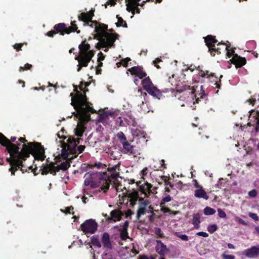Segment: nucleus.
Instances as JSON below:
<instances>
[{"mask_svg":"<svg viewBox=\"0 0 259 259\" xmlns=\"http://www.w3.org/2000/svg\"><path fill=\"white\" fill-rule=\"evenodd\" d=\"M16 137H11L10 140L0 133V144L5 147L10 157L7 158L11 167L9 171L12 176H15L17 167L22 165V161L30 157L32 154L35 160L43 161L46 158L44 147L38 142H28L23 145L20 150V143L14 144L16 141Z\"/></svg>","mask_w":259,"mask_h":259,"instance_id":"f257e3e1","label":"nucleus"},{"mask_svg":"<svg viewBox=\"0 0 259 259\" xmlns=\"http://www.w3.org/2000/svg\"><path fill=\"white\" fill-rule=\"evenodd\" d=\"M79 55L75 57V59L77 60L78 64L77 65V71H80L83 67H87L92 58L95 55V51L90 50V45L87 42L86 39L83 40L79 45Z\"/></svg>","mask_w":259,"mask_h":259,"instance_id":"f03ea898","label":"nucleus"},{"mask_svg":"<svg viewBox=\"0 0 259 259\" xmlns=\"http://www.w3.org/2000/svg\"><path fill=\"white\" fill-rule=\"evenodd\" d=\"M120 165V162L112 166H110V164H109L107 170L110 173V175H108L106 172H97L96 174L98 177L102 180L103 182L105 183V186L103 188L105 192L109 189L110 184L112 182L114 185H116L117 178L119 176Z\"/></svg>","mask_w":259,"mask_h":259,"instance_id":"7ed1b4c3","label":"nucleus"},{"mask_svg":"<svg viewBox=\"0 0 259 259\" xmlns=\"http://www.w3.org/2000/svg\"><path fill=\"white\" fill-rule=\"evenodd\" d=\"M79 105L78 103L72 105L77 111L78 115L79 116L80 119L83 121H88L91 119V115L90 112L92 113H96L97 111L91 105L92 104L88 100L83 102Z\"/></svg>","mask_w":259,"mask_h":259,"instance_id":"20e7f679","label":"nucleus"},{"mask_svg":"<svg viewBox=\"0 0 259 259\" xmlns=\"http://www.w3.org/2000/svg\"><path fill=\"white\" fill-rule=\"evenodd\" d=\"M116 137L122 145V152L124 154L133 155L136 157L140 155L136 146L131 145L130 142L127 140L126 137L122 132H119L116 134Z\"/></svg>","mask_w":259,"mask_h":259,"instance_id":"39448f33","label":"nucleus"},{"mask_svg":"<svg viewBox=\"0 0 259 259\" xmlns=\"http://www.w3.org/2000/svg\"><path fill=\"white\" fill-rule=\"evenodd\" d=\"M142 84L143 89L149 95L158 99H160L162 98V92L154 86L149 76H146L142 79Z\"/></svg>","mask_w":259,"mask_h":259,"instance_id":"423d86ee","label":"nucleus"},{"mask_svg":"<svg viewBox=\"0 0 259 259\" xmlns=\"http://www.w3.org/2000/svg\"><path fill=\"white\" fill-rule=\"evenodd\" d=\"M74 92H75L74 95L73 93H70V96L71 97V105H74L75 104L78 103L79 105H81L83 102L88 100V98L85 95L86 92L89 91V90L87 89L85 91H84V93H82L78 90V87L76 85H73Z\"/></svg>","mask_w":259,"mask_h":259,"instance_id":"0eeeda50","label":"nucleus"},{"mask_svg":"<svg viewBox=\"0 0 259 259\" xmlns=\"http://www.w3.org/2000/svg\"><path fill=\"white\" fill-rule=\"evenodd\" d=\"M93 23H94L93 27H95L94 31L96 32L94 34V38L99 40L102 37H105V35L108 33L107 32L108 25L98 22L97 21H94Z\"/></svg>","mask_w":259,"mask_h":259,"instance_id":"6e6552de","label":"nucleus"},{"mask_svg":"<svg viewBox=\"0 0 259 259\" xmlns=\"http://www.w3.org/2000/svg\"><path fill=\"white\" fill-rule=\"evenodd\" d=\"M78 154L76 153L75 149H73L69 144L67 145L66 144H64L61 151V157L64 160H68L70 162L77 157Z\"/></svg>","mask_w":259,"mask_h":259,"instance_id":"1a4fd4ad","label":"nucleus"},{"mask_svg":"<svg viewBox=\"0 0 259 259\" xmlns=\"http://www.w3.org/2000/svg\"><path fill=\"white\" fill-rule=\"evenodd\" d=\"M119 35L117 33H107L105 37H102L98 42V45H103V47H112L115 46L114 42L118 38Z\"/></svg>","mask_w":259,"mask_h":259,"instance_id":"9d476101","label":"nucleus"},{"mask_svg":"<svg viewBox=\"0 0 259 259\" xmlns=\"http://www.w3.org/2000/svg\"><path fill=\"white\" fill-rule=\"evenodd\" d=\"M80 227L84 234H94L97 230L98 224L94 220L89 219L83 223Z\"/></svg>","mask_w":259,"mask_h":259,"instance_id":"9b49d317","label":"nucleus"},{"mask_svg":"<svg viewBox=\"0 0 259 259\" xmlns=\"http://www.w3.org/2000/svg\"><path fill=\"white\" fill-rule=\"evenodd\" d=\"M97 172H93L92 173H87L84 177H91L92 179L91 181L90 186L93 188H96L101 185V188L104 191L103 188L105 186V183L103 182V181L99 179L97 175L96 174Z\"/></svg>","mask_w":259,"mask_h":259,"instance_id":"f8f14e48","label":"nucleus"},{"mask_svg":"<svg viewBox=\"0 0 259 259\" xmlns=\"http://www.w3.org/2000/svg\"><path fill=\"white\" fill-rule=\"evenodd\" d=\"M133 75H136L140 79H143L147 76V73L144 70L143 68L141 66L132 67L127 70Z\"/></svg>","mask_w":259,"mask_h":259,"instance_id":"ddd939ff","label":"nucleus"},{"mask_svg":"<svg viewBox=\"0 0 259 259\" xmlns=\"http://www.w3.org/2000/svg\"><path fill=\"white\" fill-rule=\"evenodd\" d=\"M140 202L136 215L137 219L138 220L141 215L145 214L146 207L150 203L148 200H145L144 198H140Z\"/></svg>","mask_w":259,"mask_h":259,"instance_id":"4468645a","label":"nucleus"},{"mask_svg":"<svg viewBox=\"0 0 259 259\" xmlns=\"http://www.w3.org/2000/svg\"><path fill=\"white\" fill-rule=\"evenodd\" d=\"M110 217H108L107 221L116 222L121 220L122 217L124 215V212L119 209H115L110 212Z\"/></svg>","mask_w":259,"mask_h":259,"instance_id":"2eb2a0df","label":"nucleus"},{"mask_svg":"<svg viewBox=\"0 0 259 259\" xmlns=\"http://www.w3.org/2000/svg\"><path fill=\"white\" fill-rule=\"evenodd\" d=\"M55 162H51L49 164H47L46 165H44L42 168L40 169L39 171L41 170L42 175H47L50 172L53 176H55L56 175L55 169Z\"/></svg>","mask_w":259,"mask_h":259,"instance_id":"dca6fc26","label":"nucleus"},{"mask_svg":"<svg viewBox=\"0 0 259 259\" xmlns=\"http://www.w3.org/2000/svg\"><path fill=\"white\" fill-rule=\"evenodd\" d=\"M230 61L235 65L236 68H240L246 63V59L238 56L237 54H234Z\"/></svg>","mask_w":259,"mask_h":259,"instance_id":"f3484780","label":"nucleus"},{"mask_svg":"<svg viewBox=\"0 0 259 259\" xmlns=\"http://www.w3.org/2000/svg\"><path fill=\"white\" fill-rule=\"evenodd\" d=\"M101 241L104 248L106 250H111L113 246L110 239V235L107 232H104L101 237Z\"/></svg>","mask_w":259,"mask_h":259,"instance_id":"a211bd4d","label":"nucleus"},{"mask_svg":"<svg viewBox=\"0 0 259 259\" xmlns=\"http://www.w3.org/2000/svg\"><path fill=\"white\" fill-rule=\"evenodd\" d=\"M204 41L206 46L208 49V51L210 52L213 47H215V44L218 42V40L215 38V36L211 35H208L204 37Z\"/></svg>","mask_w":259,"mask_h":259,"instance_id":"6ab92c4d","label":"nucleus"},{"mask_svg":"<svg viewBox=\"0 0 259 259\" xmlns=\"http://www.w3.org/2000/svg\"><path fill=\"white\" fill-rule=\"evenodd\" d=\"M156 242V245L155 246V250L158 254L160 255L164 256L167 252H168V249L161 240H157Z\"/></svg>","mask_w":259,"mask_h":259,"instance_id":"aec40b11","label":"nucleus"},{"mask_svg":"<svg viewBox=\"0 0 259 259\" xmlns=\"http://www.w3.org/2000/svg\"><path fill=\"white\" fill-rule=\"evenodd\" d=\"M78 19L79 21H83L84 23V25H88L93 28V21L91 18L90 17L88 14L85 12L81 13L78 17Z\"/></svg>","mask_w":259,"mask_h":259,"instance_id":"412c9836","label":"nucleus"},{"mask_svg":"<svg viewBox=\"0 0 259 259\" xmlns=\"http://www.w3.org/2000/svg\"><path fill=\"white\" fill-rule=\"evenodd\" d=\"M127 196L128 197V201L130 202V204L132 207L135 206L136 204V202L138 200L140 201V198H141L139 196V193L137 191L128 193L127 194Z\"/></svg>","mask_w":259,"mask_h":259,"instance_id":"4be33fe9","label":"nucleus"},{"mask_svg":"<svg viewBox=\"0 0 259 259\" xmlns=\"http://www.w3.org/2000/svg\"><path fill=\"white\" fill-rule=\"evenodd\" d=\"M152 185L148 182L145 183L139 187V190L144 194L145 197H148L151 192Z\"/></svg>","mask_w":259,"mask_h":259,"instance_id":"5701e85b","label":"nucleus"},{"mask_svg":"<svg viewBox=\"0 0 259 259\" xmlns=\"http://www.w3.org/2000/svg\"><path fill=\"white\" fill-rule=\"evenodd\" d=\"M221 45L223 46V51L225 52L226 51H227V56L229 58H230L232 56H234V55L235 54H234V52H235L234 49H231L230 50L229 49V48L230 47V44H227L225 42H223V41H221V42H218V44L217 45L218 46H221Z\"/></svg>","mask_w":259,"mask_h":259,"instance_id":"b1692460","label":"nucleus"},{"mask_svg":"<svg viewBox=\"0 0 259 259\" xmlns=\"http://www.w3.org/2000/svg\"><path fill=\"white\" fill-rule=\"evenodd\" d=\"M195 197L198 198H203L205 200H207L209 198L205 191L203 189V187L201 188L195 190L194 192Z\"/></svg>","mask_w":259,"mask_h":259,"instance_id":"393cba45","label":"nucleus"},{"mask_svg":"<svg viewBox=\"0 0 259 259\" xmlns=\"http://www.w3.org/2000/svg\"><path fill=\"white\" fill-rule=\"evenodd\" d=\"M255 246H252L250 248L244 251V254L248 257L254 258L257 257V251Z\"/></svg>","mask_w":259,"mask_h":259,"instance_id":"a878e982","label":"nucleus"},{"mask_svg":"<svg viewBox=\"0 0 259 259\" xmlns=\"http://www.w3.org/2000/svg\"><path fill=\"white\" fill-rule=\"evenodd\" d=\"M71 162H70L69 160H67L66 161L62 162L60 165H55L56 174H57V172L59 171L61 169L63 170H67L69 167H70V163Z\"/></svg>","mask_w":259,"mask_h":259,"instance_id":"bb28decb","label":"nucleus"},{"mask_svg":"<svg viewBox=\"0 0 259 259\" xmlns=\"http://www.w3.org/2000/svg\"><path fill=\"white\" fill-rule=\"evenodd\" d=\"M56 33H59L61 35H64V30L66 29V24L64 23H60L56 24L54 27Z\"/></svg>","mask_w":259,"mask_h":259,"instance_id":"cd10ccee","label":"nucleus"},{"mask_svg":"<svg viewBox=\"0 0 259 259\" xmlns=\"http://www.w3.org/2000/svg\"><path fill=\"white\" fill-rule=\"evenodd\" d=\"M195 102H194L198 103L199 101H200V99H204L205 101L207 100V95L205 94L204 91L203 89V86L201 85L200 87V93H199L197 96L196 95L195 96Z\"/></svg>","mask_w":259,"mask_h":259,"instance_id":"c85d7f7f","label":"nucleus"},{"mask_svg":"<svg viewBox=\"0 0 259 259\" xmlns=\"http://www.w3.org/2000/svg\"><path fill=\"white\" fill-rule=\"evenodd\" d=\"M200 214L198 213H194L193 215L192 224L194 225V228L196 229H198L200 227Z\"/></svg>","mask_w":259,"mask_h":259,"instance_id":"c756f323","label":"nucleus"},{"mask_svg":"<svg viewBox=\"0 0 259 259\" xmlns=\"http://www.w3.org/2000/svg\"><path fill=\"white\" fill-rule=\"evenodd\" d=\"M91 243L98 248H100L102 246V244L97 235H94L91 238Z\"/></svg>","mask_w":259,"mask_h":259,"instance_id":"7c9ffc66","label":"nucleus"},{"mask_svg":"<svg viewBox=\"0 0 259 259\" xmlns=\"http://www.w3.org/2000/svg\"><path fill=\"white\" fill-rule=\"evenodd\" d=\"M84 126L82 124H78L75 128V134L77 137H81L84 132Z\"/></svg>","mask_w":259,"mask_h":259,"instance_id":"2f4dec72","label":"nucleus"},{"mask_svg":"<svg viewBox=\"0 0 259 259\" xmlns=\"http://www.w3.org/2000/svg\"><path fill=\"white\" fill-rule=\"evenodd\" d=\"M132 134L134 137H143L145 138L144 135V132L140 128H137L135 129H133L132 130Z\"/></svg>","mask_w":259,"mask_h":259,"instance_id":"473e14b6","label":"nucleus"},{"mask_svg":"<svg viewBox=\"0 0 259 259\" xmlns=\"http://www.w3.org/2000/svg\"><path fill=\"white\" fill-rule=\"evenodd\" d=\"M94 167H97L98 169L106 168L107 166L106 164H103L101 162H96L94 164H88L87 167L89 168H93Z\"/></svg>","mask_w":259,"mask_h":259,"instance_id":"72a5a7b5","label":"nucleus"},{"mask_svg":"<svg viewBox=\"0 0 259 259\" xmlns=\"http://www.w3.org/2000/svg\"><path fill=\"white\" fill-rule=\"evenodd\" d=\"M80 138H77L76 140L72 139L71 140L70 138H69L67 140L69 144L71 145V147L75 149V147L77 145V144L80 143Z\"/></svg>","mask_w":259,"mask_h":259,"instance_id":"f704fd0d","label":"nucleus"},{"mask_svg":"<svg viewBox=\"0 0 259 259\" xmlns=\"http://www.w3.org/2000/svg\"><path fill=\"white\" fill-rule=\"evenodd\" d=\"M118 231L120 232V237L122 240H126L127 238H129L127 230H121V228H119Z\"/></svg>","mask_w":259,"mask_h":259,"instance_id":"c9c22d12","label":"nucleus"},{"mask_svg":"<svg viewBox=\"0 0 259 259\" xmlns=\"http://www.w3.org/2000/svg\"><path fill=\"white\" fill-rule=\"evenodd\" d=\"M117 18L118 19V22L116 23L117 27L122 26L123 27H127V24L125 21L117 15Z\"/></svg>","mask_w":259,"mask_h":259,"instance_id":"e433bc0d","label":"nucleus"},{"mask_svg":"<svg viewBox=\"0 0 259 259\" xmlns=\"http://www.w3.org/2000/svg\"><path fill=\"white\" fill-rule=\"evenodd\" d=\"M198 74H199V76H200L202 77H207V78H209L210 76H214V73H209V71H208V70L204 71L201 70L199 71Z\"/></svg>","mask_w":259,"mask_h":259,"instance_id":"4c0bfd02","label":"nucleus"},{"mask_svg":"<svg viewBox=\"0 0 259 259\" xmlns=\"http://www.w3.org/2000/svg\"><path fill=\"white\" fill-rule=\"evenodd\" d=\"M215 212V210L212 208H211L209 206H206L204 209V213L205 215H212L214 214Z\"/></svg>","mask_w":259,"mask_h":259,"instance_id":"58836bf2","label":"nucleus"},{"mask_svg":"<svg viewBox=\"0 0 259 259\" xmlns=\"http://www.w3.org/2000/svg\"><path fill=\"white\" fill-rule=\"evenodd\" d=\"M223 47L221 48V47H219L216 48V47L215 46L210 52V54L212 56H214L215 55V54H217L218 55L220 54L221 53V50L222 49L223 50Z\"/></svg>","mask_w":259,"mask_h":259,"instance_id":"ea45409f","label":"nucleus"},{"mask_svg":"<svg viewBox=\"0 0 259 259\" xmlns=\"http://www.w3.org/2000/svg\"><path fill=\"white\" fill-rule=\"evenodd\" d=\"M32 66L31 64L29 63H26L25 64L24 66H20L19 69V72H22L25 70H30L32 68Z\"/></svg>","mask_w":259,"mask_h":259,"instance_id":"a19ab883","label":"nucleus"},{"mask_svg":"<svg viewBox=\"0 0 259 259\" xmlns=\"http://www.w3.org/2000/svg\"><path fill=\"white\" fill-rule=\"evenodd\" d=\"M218 229V226L215 224L209 225L207 227V231L210 233L212 234Z\"/></svg>","mask_w":259,"mask_h":259,"instance_id":"79ce46f5","label":"nucleus"},{"mask_svg":"<svg viewBox=\"0 0 259 259\" xmlns=\"http://www.w3.org/2000/svg\"><path fill=\"white\" fill-rule=\"evenodd\" d=\"M155 234L159 238H163L164 237V234L162 232L160 228H155Z\"/></svg>","mask_w":259,"mask_h":259,"instance_id":"37998d69","label":"nucleus"},{"mask_svg":"<svg viewBox=\"0 0 259 259\" xmlns=\"http://www.w3.org/2000/svg\"><path fill=\"white\" fill-rule=\"evenodd\" d=\"M175 235L183 241H187L189 240L188 236L185 234H181L179 232H176Z\"/></svg>","mask_w":259,"mask_h":259,"instance_id":"c03bdc74","label":"nucleus"},{"mask_svg":"<svg viewBox=\"0 0 259 259\" xmlns=\"http://www.w3.org/2000/svg\"><path fill=\"white\" fill-rule=\"evenodd\" d=\"M172 199L170 195H167L165 197H163L160 203V205H164L166 202L170 201Z\"/></svg>","mask_w":259,"mask_h":259,"instance_id":"a18cd8bd","label":"nucleus"},{"mask_svg":"<svg viewBox=\"0 0 259 259\" xmlns=\"http://www.w3.org/2000/svg\"><path fill=\"white\" fill-rule=\"evenodd\" d=\"M71 28H72L73 32L76 31L77 33H79L80 32V31L79 30H78V27L76 24L75 21H71Z\"/></svg>","mask_w":259,"mask_h":259,"instance_id":"49530a36","label":"nucleus"},{"mask_svg":"<svg viewBox=\"0 0 259 259\" xmlns=\"http://www.w3.org/2000/svg\"><path fill=\"white\" fill-rule=\"evenodd\" d=\"M228 251H225L222 254V256L223 259H235V256L234 255L227 254Z\"/></svg>","mask_w":259,"mask_h":259,"instance_id":"de8ad7c7","label":"nucleus"},{"mask_svg":"<svg viewBox=\"0 0 259 259\" xmlns=\"http://www.w3.org/2000/svg\"><path fill=\"white\" fill-rule=\"evenodd\" d=\"M126 9L127 11H132V13L134 14L135 11V3L134 4L127 5Z\"/></svg>","mask_w":259,"mask_h":259,"instance_id":"09e8293b","label":"nucleus"},{"mask_svg":"<svg viewBox=\"0 0 259 259\" xmlns=\"http://www.w3.org/2000/svg\"><path fill=\"white\" fill-rule=\"evenodd\" d=\"M218 212L219 217H220L221 218H226V214L224 210H223L221 208L218 209Z\"/></svg>","mask_w":259,"mask_h":259,"instance_id":"8fccbe9b","label":"nucleus"},{"mask_svg":"<svg viewBox=\"0 0 259 259\" xmlns=\"http://www.w3.org/2000/svg\"><path fill=\"white\" fill-rule=\"evenodd\" d=\"M162 62L161 58H157L155 60L153 61V64L157 68L160 69V67L158 65V63Z\"/></svg>","mask_w":259,"mask_h":259,"instance_id":"3c124183","label":"nucleus"},{"mask_svg":"<svg viewBox=\"0 0 259 259\" xmlns=\"http://www.w3.org/2000/svg\"><path fill=\"white\" fill-rule=\"evenodd\" d=\"M100 120L102 122L108 119V112H104L100 115Z\"/></svg>","mask_w":259,"mask_h":259,"instance_id":"603ef678","label":"nucleus"},{"mask_svg":"<svg viewBox=\"0 0 259 259\" xmlns=\"http://www.w3.org/2000/svg\"><path fill=\"white\" fill-rule=\"evenodd\" d=\"M23 43H19V44H15L13 46V48L16 50V51L18 52L20 50H21V48L23 46Z\"/></svg>","mask_w":259,"mask_h":259,"instance_id":"864d4df0","label":"nucleus"},{"mask_svg":"<svg viewBox=\"0 0 259 259\" xmlns=\"http://www.w3.org/2000/svg\"><path fill=\"white\" fill-rule=\"evenodd\" d=\"M131 61V59L130 58H126L125 59H123L121 60V62H122V65L124 67H127V65H128V62Z\"/></svg>","mask_w":259,"mask_h":259,"instance_id":"5fc2aeb1","label":"nucleus"},{"mask_svg":"<svg viewBox=\"0 0 259 259\" xmlns=\"http://www.w3.org/2000/svg\"><path fill=\"white\" fill-rule=\"evenodd\" d=\"M248 215L249 217H250L251 219H252L254 221L258 220V217L257 214H256L255 213L249 212L248 213Z\"/></svg>","mask_w":259,"mask_h":259,"instance_id":"6e6d98bb","label":"nucleus"},{"mask_svg":"<svg viewBox=\"0 0 259 259\" xmlns=\"http://www.w3.org/2000/svg\"><path fill=\"white\" fill-rule=\"evenodd\" d=\"M103 259H113V256L111 254L104 253L102 255Z\"/></svg>","mask_w":259,"mask_h":259,"instance_id":"4d7b16f0","label":"nucleus"},{"mask_svg":"<svg viewBox=\"0 0 259 259\" xmlns=\"http://www.w3.org/2000/svg\"><path fill=\"white\" fill-rule=\"evenodd\" d=\"M248 195L250 197L254 198L257 195V192L255 189L249 191L248 193Z\"/></svg>","mask_w":259,"mask_h":259,"instance_id":"13d9d810","label":"nucleus"},{"mask_svg":"<svg viewBox=\"0 0 259 259\" xmlns=\"http://www.w3.org/2000/svg\"><path fill=\"white\" fill-rule=\"evenodd\" d=\"M73 209H74V207L72 206H70L69 207H67L65 208V210L64 211H63V212L64 213H65L66 214L71 213L70 211L73 210ZM62 210V211H63L62 210Z\"/></svg>","mask_w":259,"mask_h":259,"instance_id":"bf43d9fd","label":"nucleus"},{"mask_svg":"<svg viewBox=\"0 0 259 259\" xmlns=\"http://www.w3.org/2000/svg\"><path fill=\"white\" fill-rule=\"evenodd\" d=\"M161 207V209L163 212H170L171 211L170 209L164 206V205H160Z\"/></svg>","mask_w":259,"mask_h":259,"instance_id":"052dcab7","label":"nucleus"},{"mask_svg":"<svg viewBox=\"0 0 259 259\" xmlns=\"http://www.w3.org/2000/svg\"><path fill=\"white\" fill-rule=\"evenodd\" d=\"M236 220L240 224L242 225H244V226H247V223L245 221H244L243 220H242V219L241 218H236Z\"/></svg>","mask_w":259,"mask_h":259,"instance_id":"680f3d73","label":"nucleus"},{"mask_svg":"<svg viewBox=\"0 0 259 259\" xmlns=\"http://www.w3.org/2000/svg\"><path fill=\"white\" fill-rule=\"evenodd\" d=\"M196 235L203 237H207L208 236V233L204 232H198L196 233Z\"/></svg>","mask_w":259,"mask_h":259,"instance_id":"e2e57ef3","label":"nucleus"},{"mask_svg":"<svg viewBox=\"0 0 259 259\" xmlns=\"http://www.w3.org/2000/svg\"><path fill=\"white\" fill-rule=\"evenodd\" d=\"M129 226V222L128 221H126L123 226H122V228H121V230H127V229H128V227Z\"/></svg>","mask_w":259,"mask_h":259,"instance_id":"0e129e2a","label":"nucleus"},{"mask_svg":"<svg viewBox=\"0 0 259 259\" xmlns=\"http://www.w3.org/2000/svg\"><path fill=\"white\" fill-rule=\"evenodd\" d=\"M133 213V211L131 209H128L125 212V213H124V214H125V217L127 218L128 217H131Z\"/></svg>","mask_w":259,"mask_h":259,"instance_id":"69168bd1","label":"nucleus"},{"mask_svg":"<svg viewBox=\"0 0 259 259\" xmlns=\"http://www.w3.org/2000/svg\"><path fill=\"white\" fill-rule=\"evenodd\" d=\"M56 34H57V33L55 32V30H52L48 31L47 33V35L49 37H53L54 35Z\"/></svg>","mask_w":259,"mask_h":259,"instance_id":"338daca9","label":"nucleus"},{"mask_svg":"<svg viewBox=\"0 0 259 259\" xmlns=\"http://www.w3.org/2000/svg\"><path fill=\"white\" fill-rule=\"evenodd\" d=\"M85 148V146H83V145H79V146H78L77 150L78 151L79 153H82L83 151H84Z\"/></svg>","mask_w":259,"mask_h":259,"instance_id":"774afa93","label":"nucleus"}]
</instances>
